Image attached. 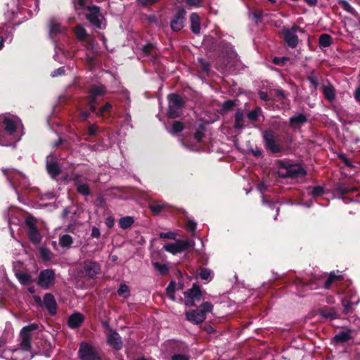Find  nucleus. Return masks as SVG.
<instances>
[{"label":"nucleus","instance_id":"nucleus-1","mask_svg":"<svg viewBox=\"0 0 360 360\" xmlns=\"http://www.w3.org/2000/svg\"><path fill=\"white\" fill-rule=\"evenodd\" d=\"M278 174L283 177L298 178L307 175V171L300 164H292L288 160H280L278 161Z\"/></svg>","mask_w":360,"mask_h":360},{"label":"nucleus","instance_id":"nucleus-2","mask_svg":"<svg viewBox=\"0 0 360 360\" xmlns=\"http://www.w3.org/2000/svg\"><path fill=\"white\" fill-rule=\"evenodd\" d=\"M17 129L15 122L8 117L0 115V145L10 146L12 141L8 136L13 135Z\"/></svg>","mask_w":360,"mask_h":360},{"label":"nucleus","instance_id":"nucleus-3","mask_svg":"<svg viewBox=\"0 0 360 360\" xmlns=\"http://www.w3.org/2000/svg\"><path fill=\"white\" fill-rule=\"evenodd\" d=\"M168 108L167 115L169 119L179 118L182 115V109L186 105L185 101L178 94L172 93L167 95Z\"/></svg>","mask_w":360,"mask_h":360},{"label":"nucleus","instance_id":"nucleus-4","mask_svg":"<svg viewBox=\"0 0 360 360\" xmlns=\"http://www.w3.org/2000/svg\"><path fill=\"white\" fill-rule=\"evenodd\" d=\"M101 273V266L92 259H85L80 264L78 276L86 279H96Z\"/></svg>","mask_w":360,"mask_h":360},{"label":"nucleus","instance_id":"nucleus-5","mask_svg":"<svg viewBox=\"0 0 360 360\" xmlns=\"http://www.w3.org/2000/svg\"><path fill=\"white\" fill-rule=\"evenodd\" d=\"M209 50L216 52L219 57L232 58L236 56V52L231 44L225 40L218 41L215 39L212 38Z\"/></svg>","mask_w":360,"mask_h":360},{"label":"nucleus","instance_id":"nucleus-6","mask_svg":"<svg viewBox=\"0 0 360 360\" xmlns=\"http://www.w3.org/2000/svg\"><path fill=\"white\" fill-rule=\"evenodd\" d=\"M297 32L304 33V30L297 25H293L290 28L283 27L281 30L284 41L292 49L297 47L298 44L299 39L297 35Z\"/></svg>","mask_w":360,"mask_h":360},{"label":"nucleus","instance_id":"nucleus-7","mask_svg":"<svg viewBox=\"0 0 360 360\" xmlns=\"http://www.w3.org/2000/svg\"><path fill=\"white\" fill-rule=\"evenodd\" d=\"M77 355L80 360H97L101 354L91 344L82 341L79 344Z\"/></svg>","mask_w":360,"mask_h":360},{"label":"nucleus","instance_id":"nucleus-8","mask_svg":"<svg viewBox=\"0 0 360 360\" xmlns=\"http://www.w3.org/2000/svg\"><path fill=\"white\" fill-rule=\"evenodd\" d=\"M27 226L26 233L30 241L34 244L38 245L41 242L42 236L37 228V219L34 217H28L25 221Z\"/></svg>","mask_w":360,"mask_h":360},{"label":"nucleus","instance_id":"nucleus-9","mask_svg":"<svg viewBox=\"0 0 360 360\" xmlns=\"http://www.w3.org/2000/svg\"><path fill=\"white\" fill-rule=\"evenodd\" d=\"M263 140L265 147L273 153H278L283 150V148L276 139V135L272 129H266L263 132Z\"/></svg>","mask_w":360,"mask_h":360},{"label":"nucleus","instance_id":"nucleus-10","mask_svg":"<svg viewBox=\"0 0 360 360\" xmlns=\"http://www.w3.org/2000/svg\"><path fill=\"white\" fill-rule=\"evenodd\" d=\"M55 283L56 275L53 269H46L39 272L37 283L42 289L49 290L55 285Z\"/></svg>","mask_w":360,"mask_h":360},{"label":"nucleus","instance_id":"nucleus-11","mask_svg":"<svg viewBox=\"0 0 360 360\" xmlns=\"http://www.w3.org/2000/svg\"><path fill=\"white\" fill-rule=\"evenodd\" d=\"M39 328V325L36 323H30L24 326L20 330L21 342L20 346L24 351H30L32 348L31 333Z\"/></svg>","mask_w":360,"mask_h":360},{"label":"nucleus","instance_id":"nucleus-12","mask_svg":"<svg viewBox=\"0 0 360 360\" xmlns=\"http://www.w3.org/2000/svg\"><path fill=\"white\" fill-rule=\"evenodd\" d=\"M194 243L188 240H177L174 243H169L164 245V249L172 255L182 252L193 247Z\"/></svg>","mask_w":360,"mask_h":360},{"label":"nucleus","instance_id":"nucleus-13","mask_svg":"<svg viewBox=\"0 0 360 360\" xmlns=\"http://www.w3.org/2000/svg\"><path fill=\"white\" fill-rule=\"evenodd\" d=\"M185 304L189 307L196 306V302L201 300L202 292L198 285L194 283L191 289L184 292Z\"/></svg>","mask_w":360,"mask_h":360},{"label":"nucleus","instance_id":"nucleus-14","mask_svg":"<svg viewBox=\"0 0 360 360\" xmlns=\"http://www.w3.org/2000/svg\"><path fill=\"white\" fill-rule=\"evenodd\" d=\"M186 11L183 6H179L170 21V27L174 32H179L184 27Z\"/></svg>","mask_w":360,"mask_h":360},{"label":"nucleus","instance_id":"nucleus-15","mask_svg":"<svg viewBox=\"0 0 360 360\" xmlns=\"http://www.w3.org/2000/svg\"><path fill=\"white\" fill-rule=\"evenodd\" d=\"M86 8L89 11V13L86 15V20L96 27L101 28V20L100 19L101 8L99 6L96 5L87 6Z\"/></svg>","mask_w":360,"mask_h":360},{"label":"nucleus","instance_id":"nucleus-16","mask_svg":"<svg viewBox=\"0 0 360 360\" xmlns=\"http://www.w3.org/2000/svg\"><path fill=\"white\" fill-rule=\"evenodd\" d=\"M43 307L46 309L50 315L54 316L56 314L58 304L52 293L48 292L44 295Z\"/></svg>","mask_w":360,"mask_h":360},{"label":"nucleus","instance_id":"nucleus-17","mask_svg":"<svg viewBox=\"0 0 360 360\" xmlns=\"http://www.w3.org/2000/svg\"><path fill=\"white\" fill-rule=\"evenodd\" d=\"M107 343L115 350H120L123 347V342L120 334L113 330L107 336Z\"/></svg>","mask_w":360,"mask_h":360},{"label":"nucleus","instance_id":"nucleus-18","mask_svg":"<svg viewBox=\"0 0 360 360\" xmlns=\"http://www.w3.org/2000/svg\"><path fill=\"white\" fill-rule=\"evenodd\" d=\"M185 315L186 319L194 324H200L206 319V315L200 311L198 309L186 311Z\"/></svg>","mask_w":360,"mask_h":360},{"label":"nucleus","instance_id":"nucleus-19","mask_svg":"<svg viewBox=\"0 0 360 360\" xmlns=\"http://www.w3.org/2000/svg\"><path fill=\"white\" fill-rule=\"evenodd\" d=\"M84 321V316L79 312L72 314L68 319V326L71 329L79 328Z\"/></svg>","mask_w":360,"mask_h":360},{"label":"nucleus","instance_id":"nucleus-20","mask_svg":"<svg viewBox=\"0 0 360 360\" xmlns=\"http://www.w3.org/2000/svg\"><path fill=\"white\" fill-rule=\"evenodd\" d=\"M4 175L12 184L13 186H15L16 181L20 179L24 178L22 172H20L14 169H1Z\"/></svg>","mask_w":360,"mask_h":360},{"label":"nucleus","instance_id":"nucleus-21","mask_svg":"<svg viewBox=\"0 0 360 360\" xmlns=\"http://www.w3.org/2000/svg\"><path fill=\"white\" fill-rule=\"evenodd\" d=\"M107 93V89L103 84H92L89 86L87 94L89 96L99 97L103 96Z\"/></svg>","mask_w":360,"mask_h":360},{"label":"nucleus","instance_id":"nucleus-22","mask_svg":"<svg viewBox=\"0 0 360 360\" xmlns=\"http://www.w3.org/2000/svg\"><path fill=\"white\" fill-rule=\"evenodd\" d=\"M46 169L48 174L51 176L53 179H56V177L61 173V169L58 164L55 162H46Z\"/></svg>","mask_w":360,"mask_h":360},{"label":"nucleus","instance_id":"nucleus-23","mask_svg":"<svg viewBox=\"0 0 360 360\" xmlns=\"http://www.w3.org/2000/svg\"><path fill=\"white\" fill-rule=\"evenodd\" d=\"M351 330H346L340 331L338 334H336L333 338V342L335 343H345L347 342L350 340L352 339V336L351 335Z\"/></svg>","mask_w":360,"mask_h":360},{"label":"nucleus","instance_id":"nucleus-24","mask_svg":"<svg viewBox=\"0 0 360 360\" xmlns=\"http://www.w3.org/2000/svg\"><path fill=\"white\" fill-rule=\"evenodd\" d=\"M112 109V105L109 102H106L103 105L98 108L96 112V115L99 117H102L103 119H108L111 117Z\"/></svg>","mask_w":360,"mask_h":360},{"label":"nucleus","instance_id":"nucleus-25","mask_svg":"<svg viewBox=\"0 0 360 360\" xmlns=\"http://www.w3.org/2000/svg\"><path fill=\"white\" fill-rule=\"evenodd\" d=\"M292 283L297 286L298 289L307 288L310 290H313L317 287L315 281L310 280L308 281H304L302 278L298 277H296L295 279H293Z\"/></svg>","mask_w":360,"mask_h":360},{"label":"nucleus","instance_id":"nucleus-26","mask_svg":"<svg viewBox=\"0 0 360 360\" xmlns=\"http://www.w3.org/2000/svg\"><path fill=\"white\" fill-rule=\"evenodd\" d=\"M308 119L303 113H300L290 117L289 124L292 127H297L307 123Z\"/></svg>","mask_w":360,"mask_h":360},{"label":"nucleus","instance_id":"nucleus-27","mask_svg":"<svg viewBox=\"0 0 360 360\" xmlns=\"http://www.w3.org/2000/svg\"><path fill=\"white\" fill-rule=\"evenodd\" d=\"M319 314L321 316L330 320H334L339 318L338 312L333 307H324L321 309Z\"/></svg>","mask_w":360,"mask_h":360},{"label":"nucleus","instance_id":"nucleus-28","mask_svg":"<svg viewBox=\"0 0 360 360\" xmlns=\"http://www.w3.org/2000/svg\"><path fill=\"white\" fill-rule=\"evenodd\" d=\"M191 30L193 33L198 34L200 32V21L198 13H192L190 15Z\"/></svg>","mask_w":360,"mask_h":360},{"label":"nucleus","instance_id":"nucleus-29","mask_svg":"<svg viewBox=\"0 0 360 360\" xmlns=\"http://www.w3.org/2000/svg\"><path fill=\"white\" fill-rule=\"evenodd\" d=\"M244 116L243 110L238 108L234 117V129H242L244 127Z\"/></svg>","mask_w":360,"mask_h":360},{"label":"nucleus","instance_id":"nucleus-30","mask_svg":"<svg viewBox=\"0 0 360 360\" xmlns=\"http://www.w3.org/2000/svg\"><path fill=\"white\" fill-rule=\"evenodd\" d=\"M15 275L20 284L23 285H28L34 281L32 276L27 273L17 271Z\"/></svg>","mask_w":360,"mask_h":360},{"label":"nucleus","instance_id":"nucleus-31","mask_svg":"<svg viewBox=\"0 0 360 360\" xmlns=\"http://www.w3.org/2000/svg\"><path fill=\"white\" fill-rule=\"evenodd\" d=\"M270 95L276 100L274 101L283 103L287 99V94L285 91L281 89H271L269 91Z\"/></svg>","mask_w":360,"mask_h":360},{"label":"nucleus","instance_id":"nucleus-32","mask_svg":"<svg viewBox=\"0 0 360 360\" xmlns=\"http://www.w3.org/2000/svg\"><path fill=\"white\" fill-rule=\"evenodd\" d=\"M236 105V100H227L225 101L221 105L220 109L219 110V112L221 115H225L227 112L231 111L233 108Z\"/></svg>","mask_w":360,"mask_h":360},{"label":"nucleus","instance_id":"nucleus-33","mask_svg":"<svg viewBox=\"0 0 360 360\" xmlns=\"http://www.w3.org/2000/svg\"><path fill=\"white\" fill-rule=\"evenodd\" d=\"M336 191L341 195H347L357 191V188L354 186L346 185L343 184H338L336 186Z\"/></svg>","mask_w":360,"mask_h":360},{"label":"nucleus","instance_id":"nucleus-34","mask_svg":"<svg viewBox=\"0 0 360 360\" xmlns=\"http://www.w3.org/2000/svg\"><path fill=\"white\" fill-rule=\"evenodd\" d=\"M323 94L326 100L331 102L335 98V89L333 85L323 86Z\"/></svg>","mask_w":360,"mask_h":360},{"label":"nucleus","instance_id":"nucleus-35","mask_svg":"<svg viewBox=\"0 0 360 360\" xmlns=\"http://www.w3.org/2000/svg\"><path fill=\"white\" fill-rule=\"evenodd\" d=\"M332 37L326 33L322 34L319 38V44L321 47L328 48L332 44Z\"/></svg>","mask_w":360,"mask_h":360},{"label":"nucleus","instance_id":"nucleus-36","mask_svg":"<svg viewBox=\"0 0 360 360\" xmlns=\"http://www.w3.org/2000/svg\"><path fill=\"white\" fill-rule=\"evenodd\" d=\"M186 125L181 121H174L172 124L170 133L173 135H179L185 129Z\"/></svg>","mask_w":360,"mask_h":360},{"label":"nucleus","instance_id":"nucleus-37","mask_svg":"<svg viewBox=\"0 0 360 360\" xmlns=\"http://www.w3.org/2000/svg\"><path fill=\"white\" fill-rule=\"evenodd\" d=\"M72 243V237L68 234L63 235L59 238V244L63 248H69Z\"/></svg>","mask_w":360,"mask_h":360},{"label":"nucleus","instance_id":"nucleus-38","mask_svg":"<svg viewBox=\"0 0 360 360\" xmlns=\"http://www.w3.org/2000/svg\"><path fill=\"white\" fill-rule=\"evenodd\" d=\"M134 220L132 217L127 216L124 217L120 219L119 220V225L123 229H127L131 226V225L134 224Z\"/></svg>","mask_w":360,"mask_h":360},{"label":"nucleus","instance_id":"nucleus-39","mask_svg":"<svg viewBox=\"0 0 360 360\" xmlns=\"http://www.w3.org/2000/svg\"><path fill=\"white\" fill-rule=\"evenodd\" d=\"M76 191L79 194L84 196H89L91 194L90 187L87 184H78Z\"/></svg>","mask_w":360,"mask_h":360},{"label":"nucleus","instance_id":"nucleus-40","mask_svg":"<svg viewBox=\"0 0 360 360\" xmlns=\"http://www.w3.org/2000/svg\"><path fill=\"white\" fill-rule=\"evenodd\" d=\"M262 112L260 108H257L247 113V117L250 122H256L259 120V114Z\"/></svg>","mask_w":360,"mask_h":360},{"label":"nucleus","instance_id":"nucleus-41","mask_svg":"<svg viewBox=\"0 0 360 360\" xmlns=\"http://www.w3.org/2000/svg\"><path fill=\"white\" fill-rule=\"evenodd\" d=\"M165 208V204L152 202L149 205V209L154 215H158Z\"/></svg>","mask_w":360,"mask_h":360},{"label":"nucleus","instance_id":"nucleus-42","mask_svg":"<svg viewBox=\"0 0 360 360\" xmlns=\"http://www.w3.org/2000/svg\"><path fill=\"white\" fill-rule=\"evenodd\" d=\"M205 127L203 124H200L195 130L193 136L197 142L200 143L205 136Z\"/></svg>","mask_w":360,"mask_h":360},{"label":"nucleus","instance_id":"nucleus-43","mask_svg":"<svg viewBox=\"0 0 360 360\" xmlns=\"http://www.w3.org/2000/svg\"><path fill=\"white\" fill-rule=\"evenodd\" d=\"M117 294L119 296L123 297L124 298L129 297L130 296L129 287L124 283L120 284L117 290Z\"/></svg>","mask_w":360,"mask_h":360},{"label":"nucleus","instance_id":"nucleus-44","mask_svg":"<svg viewBox=\"0 0 360 360\" xmlns=\"http://www.w3.org/2000/svg\"><path fill=\"white\" fill-rule=\"evenodd\" d=\"M153 266L161 275H167L169 274V268L165 264H161L160 262H154Z\"/></svg>","mask_w":360,"mask_h":360},{"label":"nucleus","instance_id":"nucleus-45","mask_svg":"<svg viewBox=\"0 0 360 360\" xmlns=\"http://www.w3.org/2000/svg\"><path fill=\"white\" fill-rule=\"evenodd\" d=\"M199 276L202 280L210 281L212 278V271L206 268H200Z\"/></svg>","mask_w":360,"mask_h":360},{"label":"nucleus","instance_id":"nucleus-46","mask_svg":"<svg viewBox=\"0 0 360 360\" xmlns=\"http://www.w3.org/2000/svg\"><path fill=\"white\" fill-rule=\"evenodd\" d=\"M75 34L79 41H84L87 37L86 30L81 26L76 27Z\"/></svg>","mask_w":360,"mask_h":360},{"label":"nucleus","instance_id":"nucleus-47","mask_svg":"<svg viewBox=\"0 0 360 360\" xmlns=\"http://www.w3.org/2000/svg\"><path fill=\"white\" fill-rule=\"evenodd\" d=\"M197 309L200 311L202 312L205 315H206L207 312L212 311L213 309V305L210 302H205L202 304H201Z\"/></svg>","mask_w":360,"mask_h":360},{"label":"nucleus","instance_id":"nucleus-48","mask_svg":"<svg viewBox=\"0 0 360 360\" xmlns=\"http://www.w3.org/2000/svg\"><path fill=\"white\" fill-rule=\"evenodd\" d=\"M338 4L347 12L354 14L355 10L346 0H338Z\"/></svg>","mask_w":360,"mask_h":360},{"label":"nucleus","instance_id":"nucleus-49","mask_svg":"<svg viewBox=\"0 0 360 360\" xmlns=\"http://www.w3.org/2000/svg\"><path fill=\"white\" fill-rule=\"evenodd\" d=\"M176 283L172 281L166 288L167 295L172 300H174V292H175Z\"/></svg>","mask_w":360,"mask_h":360},{"label":"nucleus","instance_id":"nucleus-50","mask_svg":"<svg viewBox=\"0 0 360 360\" xmlns=\"http://www.w3.org/2000/svg\"><path fill=\"white\" fill-rule=\"evenodd\" d=\"M198 63L200 65V68L202 71L205 73H208L210 71V62L205 60L203 58H199Z\"/></svg>","mask_w":360,"mask_h":360},{"label":"nucleus","instance_id":"nucleus-51","mask_svg":"<svg viewBox=\"0 0 360 360\" xmlns=\"http://www.w3.org/2000/svg\"><path fill=\"white\" fill-rule=\"evenodd\" d=\"M324 193L323 187L321 186H316L311 188L310 191V195H311L314 198L321 196Z\"/></svg>","mask_w":360,"mask_h":360},{"label":"nucleus","instance_id":"nucleus-52","mask_svg":"<svg viewBox=\"0 0 360 360\" xmlns=\"http://www.w3.org/2000/svg\"><path fill=\"white\" fill-rule=\"evenodd\" d=\"M154 48L155 46L153 44L150 42L146 44L142 48L143 55L146 56L151 55L152 51L154 49Z\"/></svg>","mask_w":360,"mask_h":360},{"label":"nucleus","instance_id":"nucleus-53","mask_svg":"<svg viewBox=\"0 0 360 360\" xmlns=\"http://www.w3.org/2000/svg\"><path fill=\"white\" fill-rule=\"evenodd\" d=\"M342 304L343 306V312L348 314L352 312V302L347 299H342Z\"/></svg>","mask_w":360,"mask_h":360},{"label":"nucleus","instance_id":"nucleus-54","mask_svg":"<svg viewBox=\"0 0 360 360\" xmlns=\"http://www.w3.org/2000/svg\"><path fill=\"white\" fill-rule=\"evenodd\" d=\"M258 95L259 98L265 102L274 101L276 100L271 97L270 94H269L267 92L263 91H259Z\"/></svg>","mask_w":360,"mask_h":360},{"label":"nucleus","instance_id":"nucleus-55","mask_svg":"<svg viewBox=\"0 0 360 360\" xmlns=\"http://www.w3.org/2000/svg\"><path fill=\"white\" fill-rule=\"evenodd\" d=\"M251 15L252 20H254L255 23L257 24L263 18V11L255 10L251 13Z\"/></svg>","mask_w":360,"mask_h":360},{"label":"nucleus","instance_id":"nucleus-56","mask_svg":"<svg viewBox=\"0 0 360 360\" xmlns=\"http://www.w3.org/2000/svg\"><path fill=\"white\" fill-rule=\"evenodd\" d=\"M289 60L288 57H274L272 60V63L276 65L283 66L285 62Z\"/></svg>","mask_w":360,"mask_h":360},{"label":"nucleus","instance_id":"nucleus-57","mask_svg":"<svg viewBox=\"0 0 360 360\" xmlns=\"http://www.w3.org/2000/svg\"><path fill=\"white\" fill-rule=\"evenodd\" d=\"M176 234L172 231L161 232L159 233L160 238L174 240Z\"/></svg>","mask_w":360,"mask_h":360},{"label":"nucleus","instance_id":"nucleus-58","mask_svg":"<svg viewBox=\"0 0 360 360\" xmlns=\"http://www.w3.org/2000/svg\"><path fill=\"white\" fill-rule=\"evenodd\" d=\"M39 252H40V255H41V257L43 258V259H44V260L50 259L51 251L49 249H48L46 248L41 247L39 249Z\"/></svg>","mask_w":360,"mask_h":360},{"label":"nucleus","instance_id":"nucleus-59","mask_svg":"<svg viewBox=\"0 0 360 360\" xmlns=\"http://www.w3.org/2000/svg\"><path fill=\"white\" fill-rule=\"evenodd\" d=\"M87 134L90 136H96L98 134V127L96 124H90L87 127Z\"/></svg>","mask_w":360,"mask_h":360},{"label":"nucleus","instance_id":"nucleus-60","mask_svg":"<svg viewBox=\"0 0 360 360\" xmlns=\"http://www.w3.org/2000/svg\"><path fill=\"white\" fill-rule=\"evenodd\" d=\"M185 226L188 231L194 232L196 229L197 224L194 221L188 219L186 221Z\"/></svg>","mask_w":360,"mask_h":360},{"label":"nucleus","instance_id":"nucleus-61","mask_svg":"<svg viewBox=\"0 0 360 360\" xmlns=\"http://www.w3.org/2000/svg\"><path fill=\"white\" fill-rule=\"evenodd\" d=\"M60 32V25L58 23L51 22L50 27V33L57 34Z\"/></svg>","mask_w":360,"mask_h":360},{"label":"nucleus","instance_id":"nucleus-62","mask_svg":"<svg viewBox=\"0 0 360 360\" xmlns=\"http://www.w3.org/2000/svg\"><path fill=\"white\" fill-rule=\"evenodd\" d=\"M328 278H330L333 283L343 280L342 275H337L334 271L330 272Z\"/></svg>","mask_w":360,"mask_h":360},{"label":"nucleus","instance_id":"nucleus-63","mask_svg":"<svg viewBox=\"0 0 360 360\" xmlns=\"http://www.w3.org/2000/svg\"><path fill=\"white\" fill-rule=\"evenodd\" d=\"M307 79L310 82L311 84L314 85L315 88H316L319 85L318 79L313 73H311L309 75H308Z\"/></svg>","mask_w":360,"mask_h":360},{"label":"nucleus","instance_id":"nucleus-64","mask_svg":"<svg viewBox=\"0 0 360 360\" xmlns=\"http://www.w3.org/2000/svg\"><path fill=\"white\" fill-rule=\"evenodd\" d=\"M171 360H189V358L185 354H175L172 356Z\"/></svg>","mask_w":360,"mask_h":360}]
</instances>
